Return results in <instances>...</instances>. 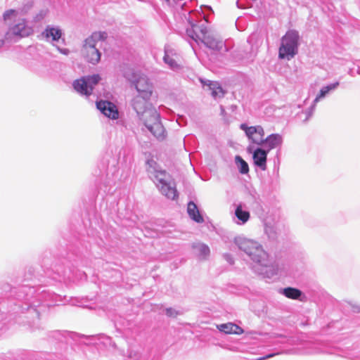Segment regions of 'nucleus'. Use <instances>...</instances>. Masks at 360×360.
I'll list each match as a JSON object with an SVG mask.
<instances>
[{
	"label": "nucleus",
	"mask_w": 360,
	"mask_h": 360,
	"mask_svg": "<svg viewBox=\"0 0 360 360\" xmlns=\"http://www.w3.org/2000/svg\"><path fill=\"white\" fill-rule=\"evenodd\" d=\"M193 248L200 259H206L210 253V248L204 243H194Z\"/></svg>",
	"instance_id": "5701e85b"
},
{
	"label": "nucleus",
	"mask_w": 360,
	"mask_h": 360,
	"mask_svg": "<svg viewBox=\"0 0 360 360\" xmlns=\"http://www.w3.org/2000/svg\"><path fill=\"white\" fill-rule=\"evenodd\" d=\"M46 15V11H44V10H41V11H39V13H37L34 17V22H39L41 20H43L45 18Z\"/></svg>",
	"instance_id": "cd10ccee"
},
{
	"label": "nucleus",
	"mask_w": 360,
	"mask_h": 360,
	"mask_svg": "<svg viewBox=\"0 0 360 360\" xmlns=\"http://www.w3.org/2000/svg\"><path fill=\"white\" fill-rule=\"evenodd\" d=\"M107 36L105 32H94L84 40L83 53L88 62L95 65L100 61L101 54L96 48V44L99 41L105 40Z\"/></svg>",
	"instance_id": "423d86ee"
},
{
	"label": "nucleus",
	"mask_w": 360,
	"mask_h": 360,
	"mask_svg": "<svg viewBox=\"0 0 360 360\" xmlns=\"http://www.w3.org/2000/svg\"><path fill=\"white\" fill-rule=\"evenodd\" d=\"M339 82H337L322 87L320 90L319 94L314 100V104H316L320 100L325 98L330 93V91L335 90L339 86Z\"/></svg>",
	"instance_id": "b1692460"
},
{
	"label": "nucleus",
	"mask_w": 360,
	"mask_h": 360,
	"mask_svg": "<svg viewBox=\"0 0 360 360\" xmlns=\"http://www.w3.org/2000/svg\"><path fill=\"white\" fill-rule=\"evenodd\" d=\"M233 243L255 265L262 268L258 272L259 274L271 278L278 274V266L271 263L269 253L259 242L244 235H238L233 238Z\"/></svg>",
	"instance_id": "f257e3e1"
},
{
	"label": "nucleus",
	"mask_w": 360,
	"mask_h": 360,
	"mask_svg": "<svg viewBox=\"0 0 360 360\" xmlns=\"http://www.w3.org/2000/svg\"><path fill=\"white\" fill-rule=\"evenodd\" d=\"M123 76L134 85L139 94L143 95L146 98H150L152 94L151 86L146 75L140 72L135 71L133 68L127 67L123 69Z\"/></svg>",
	"instance_id": "0eeeda50"
},
{
	"label": "nucleus",
	"mask_w": 360,
	"mask_h": 360,
	"mask_svg": "<svg viewBox=\"0 0 360 360\" xmlns=\"http://www.w3.org/2000/svg\"><path fill=\"white\" fill-rule=\"evenodd\" d=\"M220 110H221V114L222 115H224L225 114V109L222 105L220 106Z\"/></svg>",
	"instance_id": "2f4dec72"
},
{
	"label": "nucleus",
	"mask_w": 360,
	"mask_h": 360,
	"mask_svg": "<svg viewBox=\"0 0 360 360\" xmlns=\"http://www.w3.org/2000/svg\"><path fill=\"white\" fill-rule=\"evenodd\" d=\"M237 6H238V8H240V5L238 4V2H237Z\"/></svg>",
	"instance_id": "4c0bfd02"
},
{
	"label": "nucleus",
	"mask_w": 360,
	"mask_h": 360,
	"mask_svg": "<svg viewBox=\"0 0 360 360\" xmlns=\"http://www.w3.org/2000/svg\"><path fill=\"white\" fill-rule=\"evenodd\" d=\"M34 2L32 0H24L20 7L18 9H8L3 13V20L4 22H7L11 20L12 17L16 16L20 14L25 15L29 13L32 8Z\"/></svg>",
	"instance_id": "f8f14e48"
},
{
	"label": "nucleus",
	"mask_w": 360,
	"mask_h": 360,
	"mask_svg": "<svg viewBox=\"0 0 360 360\" xmlns=\"http://www.w3.org/2000/svg\"><path fill=\"white\" fill-rule=\"evenodd\" d=\"M163 60L170 69L174 71H178L181 69L180 57L173 49L169 46L165 48Z\"/></svg>",
	"instance_id": "ddd939ff"
},
{
	"label": "nucleus",
	"mask_w": 360,
	"mask_h": 360,
	"mask_svg": "<svg viewBox=\"0 0 360 360\" xmlns=\"http://www.w3.org/2000/svg\"><path fill=\"white\" fill-rule=\"evenodd\" d=\"M264 232L269 240L276 241L281 234V229L278 224L266 223L265 224Z\"/></svg>",
	"instance_id": "aec40b11"
},
{
	"label": "nucleus",
	"mask_w": 360,
	"mask_h": 360,
	"mask_svg": "<svg viewBox=\"0 0 360 360\" xmlns=\"http://www.w3.org/2000/svg\"><path fill=\"white\" fill-rule=\"evenodd\" d=\"M4 43H5L4 39H0V48L4 46Z\"/></svg>",
	"instance_id": "473e14b6"
},
{
	"label": "nucleus",
	"mask_w": 360,
	"mask_h": 360,
	"mask_svg": "<svg viewBox=\"0 0 360 360\" xmlns=\"http://www.w3.org/2000/svg\"><path fill=\"white\" fill-rule=\"evenodd\" d=\"M234 214L235 218L233 221L238 225L245 224L250 217V212L247 210H244L240 205L236 207Z\"/></svg>",
	"instance_id": "412c9836"
},
{
	"label": "nucleus",
	"mask_w": 360,
	"mask_h": 360,
	"mask_svg": "<svg viewBox=\"0 0 360 360\" xmlns=\"http://www.w3.org/2000/svg\"><path fill=\"white\" fill-rule=\"evenodd\" d=\"M360 311V308L358 307L356 311Z\"/></svg>",
	"instance_id": "e433bc0d"
},
{
	"label": "nucleus",
	"mask_w": 360,
	"mask_h": 360,
	"mask_svg": "<svg viewBox=\"0 0 360 360\" xmlns=\"http://www.w3.org/2000/svg\"><path fill=\"white\" fill-rule=\"evenodd\" d=\"M281 292L286 297L292 300L304 301L306 298V296L300 290L292 287L281 289Z\"/></svg>",
	"instance_id": "6ab92c4d"
},
{
	"label": "nucleus",
	"mask_w": 360,
	"mask_h": 360,
	"mask_svg": "<svg viewBox=\"0 0 360 360\" xmlns=\"http://www.w3.org/2000/svg\"><path fill=\"white\" fill-rule=\"evenodd\" d=\"M252 150V147L251 146H249L248 147V150L249 151H251Z\"/></svg>",
	"instance_id": "f704fd0d"
},
{
	"label": "nucleus",
	"mask_w": 360,
	"mask_h": 360,
	"mask_svg": "<svg viewBox=\"0 0 360 360\" xmlns=\"http://www.w3.org/2000/svg\"><path fill=\"white\" fill-rule=\"evenodd\" d=\"M283 143V137L280 134H271L265 138L264 146L269 152L276 148H281Z\"/></svg>",
	"instance_id": "dca6fc26"
},
{
	"label": "nucleus",
	"mask_w": 360,
	"mask_h": 360,
	"mask_svg": "<svg viewBox=\"0 0 360 360\" xmlns=\"http://www.w3.org/2000/svg\"><path fill=\"white\" fill-rule=\"evenodd\" d=\"M63 35L61 29L58 27L48 25L42 32L41 36L46 39V41L51 42L53 44L58 42Z\"/></svg>",
	"instance_id": "2eb2a0df"
},
{
	"label": "nucleus",
	"mask_w": 360,
	"mask_h": 360,
	"mask_svg": "<svg viewBox=\"0 0 360 360\" xmlns=\"http://www.w3.org/2000/svg\"><path fill=\"white\" fill-rule=\"evenodd\" d=\"M187 212L193 221L197 223H202L204 219L200 214L199 210L193 202L191 201L188 203Z\"/></svg>",
	"instance_id": "4be33fe9"
},
{
	"label": "nucleus",
	"mask_w": 360,
	"mask_h": 360,
	"mask_svg": "<svg viewBox=\"0 0 360 360\" xmlns=\"http://www.w3.org/2000/svg\"><path fill=\"white\" fill-rule=\"evenodd\" d=\"M146 171L149 178L155 184L163 195L173 200L178 198L174 181L169 174L162 169L154 160L148 159L146 161Z\"/></svg>",
	"instance_id": "7ed1b4c3"
},
{
	"label": "nucleus",
	"mask_w": 360,
	"mask_h": 360,
	"mask_svg": "<svg viewBox=\"0 0 360 360\" xmlns=\"http://www.w3.org/2000/svg\"><path fill=\"white\" fill-rule=\"evenodd\" d=\"M96 108L102 114L110 119L117 120L119 118L120 113L117 107L109 101L100 100L96 101Z\"/></svg>",
	"instance_id": "9b49d317"
},
{
	"label": "nucleus",
	"mask_w": 360,
	"mask_h": 360,
	"mask_svg": "<svg viewBox=\"0 0 360 360\" xmlns=\"http://www.w3.org/2000/svg\"><path fill=\"white\" fill-rule=\"evenodd\" d=\"M4 43H5L4 39H0V48L4 46Z\"/></svg>",
	"instance_id": "72a5a7b5"
},
{
	"label": "nucleus",
	"mask_w": 360,
	"mask_h": 360,
	"mask_svg": "<svg viewBox=\"0 0 360 360\" xmlns=\"http://www.w3.org/2000/svg\"><path fill=\"white\" fill-rule=\"evenodd\" d=\"M168 6L178 9L179 8H183L185 5L184 0H162Z\"/></svg>",
	"instance_id": "a878e982"
},
{
	"label": "nucleus",
	"mask_w": 360,
	"mask_h": 360,
	"mask_svg": "<svg viewBox=\"0 0 360 360\" xmlns=\"http://www.w3.org/2000/svg\"><path fill=\"white\" fill-rule=\"evenodd\" d=\"M316 105V104H314V101L311 107L304 112V114L306 115L304 121H307L312 116V115L315 110Z\"/></svg>",
	"instance_id": "bb28decb"
},
{
	"label": "nucleus",
	"mask_w": 360,
	"mask_h": 360,
	"mask_svg": "<svg viewBox=\"0 0 360 360\" xmlns=\"http://www.w3.org/2000/svg\"><path fill=\"white\" fill-rule=\"evenodd\" d=\"M166 315L169 317H176L177 315L180 314V313L175 310L173 308H167L166 310Z\"/></svg>",
	"instance_id": "c85d7f7f"
},
{
	"label": "nucleus",
	"mask_w": 360,
	"mask_h": 360,
	"mask_svg": "<svg viewBox=\"0 0 360 360\" xmlns=\"http://www.w3.org/2000/svg\"><path fill=\"white\" fill-rule=\"evenodd\" d=\"M240 129L245 131L248 139L257 146H263L265 140L264 128L260 125L248 127L243 123L240 125Z\"/></svg>",
	"instance_id": "9d476101"
},
{
	"label": "nucleus",
	"mask_w": 360,
	"mask_h": 360,
	"mask_svg": "<svg viewBox=\"0 0 360 360\" xmlns=\"http://www.w3.org/2000/svg\"><path fill=\"white\" fill-rule=\"evenodd\" d=\"M217 328L219 331L226 334L240 335L244 333L242 328L231 322L217 325Z\"/></svg>",
	"instance_id": "a211bd4d"
},
{
	"label": "nucleus",
	"mask_w": 360,
	"mask_h": 360,
	"mask_svg": "<svg viewBox=\"0 0 360 360\" xmlns=\"http://www.w3.org/2000/svg\"><path fill=\"white\" fill-rule=\"evenodd\" d=\"M200 82L203 86H207L212 96L214 99L222 98L224 96L225 92L218 82L210 80L205 81L202 79H200Z\"/></svg>",
	"instance_id": "f3484780"
},
{
	"label": "nucleus",
	"mask_w": 360,
	"mask_h": 360,
	"mask_svg": "<svg viewBox=\"0 0 360 360\" xmlns=\"http://www.w3.org/2000/svg\"><path fill=\"white\" fill-rule=\"evenodd\" d=\"M149 99L138 94L131 101L133 109L148 131L158 139L163 140L166 136L165 129L160 121V114L148 102Z\"/></svg>",
	"instance_id": "f03ea898"
},
{
	"label": "nucleus",
	"mask_w": 360,
	"mask_h": 360,
	"mask_svg": "<svg viewBox=\"0 0 360 360\" xmlns=\"http://www.w3.org/2000/svg\"><path fill=\"white\" fill-rule=\"evenodd\" d=\"M34 33V29L28 25L25 18H20L11 24L4 35V40L17 41L30 37Z\"/></svg>",
	"instance_id": "6e6552de"
},
{
	"label": "nucleus",
	"mask_w": 360,
	"mask_h": 360,
	"mask_svg": "<svg viewBox=\"0 0 360 360\" xmlns=\"http://www.w3.org/2000/svg\"><path fill=\"white\" fill-rule=\"evenodd\" d=\"M191 28L186 29V34L195 42H202L207 48L221 51L224 46V41L216 37L213 32L207 28V21L205 19L200 20L198 23L189 21Z\"/></svg>",
	"instance_id": "20e7f679"
},
{
	"label": "nucleus",
	"mask_w": 360,
	"mask_h": 360,
	"mask_svg": "<svg viewBox=\"0 0 360 360\" xmlns=\"http://www.w3.org/2000/svg\"><path fill=\"white\" fill-rule=\"evenodd\" d=\"M269 150L257 147L252 151L254 164L264 171L266 169V160Z\"/></svg>",
	"instance_id": "4468645a"
},
{
	"label": "nucleus",
	"mask_w": 360,
	"mask_h": 360,
	"mask_svg": "<svg viewBox=\"0 0 360 360\" xmlns=\"http://www.w3.org/2000/svg\"><path fill=\"white\" fill-rule=\"evenodd\" d=\"M224 258L230 264H233L234 263L233 257L230 254H224Z\"/></svg>",
	"instance_id": "c756f323"
},
{
	"label": "nucleus",
	"mask_w": 360,
	"mask_h": 360,
	"mask_svg": "<svg viewBox=\"0 0 360 360\" xmlns=\"http://www.w3.org/2000/svg\"><path fill=\"white\" fill-rule=\"evenodd\" d=\"M357 73L360 75V68L358 69Z\"/></svg>",
	"instance_id": "c9c22d12"
},
{
	"label": "nucleus",
	"mask_w": 360,
	"mask_h": 360,
	"mask_svg": "<svg viewBox=\"0 0 360 360\" xmlns=\"http://www.w3.org/2000/svg\"><path fill=\"white\" fill-rule=\"evenodd\" d=\"M300 34L296 30H289L281 39L278 49V58L290 60L298 53Z\"/></svg>",
	"instance_id": "39448f33"
},
{
	"label": "nucleus",
	"mask_w": 360,
	"mask_h": 360,
	"mask_svg": "<svg viewBox=\"0 0 360 360\" xmlns=\"http://www.w3.org/2000/svg\"><path fill=\"white\" fill-rule=\"evenodd\" d=\"M235 162L240 173L246 174L249 172L248 164L240 155H236L235 157Z\"/></svg>",
	"instance_id": "393cba45"
},
{
	"label": "nucleus",
	"mask_w": 360,
	"mask_h": 360,
	"mask_svg": "<svg viewBox=\"0 0 360 360\" xmlns=\"http://www.w3.org/2000/svg\"><path fill=\"white\" fill-rule=\"evenodd\" d=\"M101 79L100 75L98 74L84 76L75 80L72 83V86L79 95L88 98L92 94L95 86L98 84Z\"/></svg>",
	"instance_id": "1a4fd4ad"
},
{
	"label": "nucleus",
	"mask_w": 360,
	"mask_h": 360,
	"mask_svg": "<svg viewBox=\"0 0 360 360\" xmlns=\"http://www.w3.org/2000/svg\"><path fill=\"white\" fill-rule=\"evenodd\" d=\"M57 49L59 51V52L61 53L63 55H66L67 56L70 53V51L68 49H61L60 47H57Z\"/></svg>",
	"instance_id": "7c9ffc66"
}]
</instances>
